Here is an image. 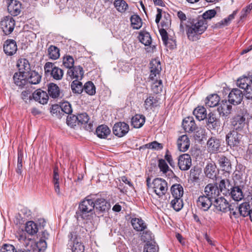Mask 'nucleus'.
I'll use <instances>...</instances> for the list:
<instances>
[{
  "mask_svg": "<svg viewBox=\"0 0 252 252\" xmlns=\"http://www.w3.org/2000/svg\"><path fill=\"white\" fill-rule=\"evenodd\" d=\"M0 252H18L12 245L9 244H3L0 249Z\"/></svg>",
  "mask_w": 252,
  "mask_h": 252,
  "instance_id": "nucleus-56",
  "label": "nucleus"
},
{
  "mask_svg": "<svg viewBox=\"0 0 252 252\" xmlns=\"http://www.w3.org/2000/svg\"><path fill=\"white\" fill-rule=\"evenodd\" d=\"M158 250V248L155 242L147 243L144 247V252H156Z\"/></svg>",
  "mask_w": 252,
  "mask_h": 252,
  "instance_id": "nucleus-54",
  "label": "nucleus"
},
{
  "mask_svg": "<svg viewBox=\"0 0 252 252\" xmlns=\"http://www.w3.org/2000/svg\"><path fill=\"white\" fill-rule=\"evenodd\" d=\"M94 202V207L98 213H103L107 212L110 208V204L104 196L96 195L93 198Z\"/></svg>",
  "mask_w": 252,
  "mask_h": 252,
  "instance_id": "nucleus-4",
  "label": "nucleus"
},
{
  "mask_svg": "<svg viewBox=\"0 0 252 252\" xmlns=\"http://www.w3.org/2000/svg\"><path fill=\"white\" fill-rule=\"evenodd\" d=\"M207 119V125L210 127V125L214 128L220 126L219 120L217 118L216 115L213 113H209Z\"/></svg>",
  "mask_w": 252,
  "mask_h": 252,
  "instance_id": "nucleus-40",
  "label": "nucleus"
},
{
  "mask_svg": "<svg viewBox=\"0 0 252 252\" xmlns=\"http://www.w3.org/2000/svg\"><path fill=\"white\" fill-rule=\"evenodd\" d=\"M220 101V97L217 94H212L208 96L205 99V105L209 107L217 106Z\"/></svg>",
  "mask_w": 252,
  "mask_h": 252,
  "instance_id": "nucleus-28",
  "label": "nucleus"
},
{
  "mask_svg": "<svg viewBox=\"0 0 252 252\" xmlns=\"http://www.w3.org/2000/svg\"><path fill=\"white\" fill-rule=\"evenodd\" d=\"M212 204V199L206 195L200 196L197 200V205L202 210L207 211Z\"/></svg>",
  "mask_w": 252,
  "mask_h": 252,
  "instance_id": "nucleus-16",
  "label": "nucleus"
},
{
  "mask_svg": "<svg viewBox=\"0 0 252 252\" xmlns=\"http://www.w3.org/2000/svg\"><path fill=\"white\" fill-rule=\"evenodd\" d=\"M41 76L37 72L32 71L30 73L29 82L32 84H37L41 81Z\"/></svg>",
  "mask_w": 252,
  "mask_h": 252,
  "instance_id": "nucleus-46",
  "label": "nucleus"
},
{
  "mask_svg": "<svg viewBox=\"0 0 252 252\" xmlns=\"http://www.w3.org/2000/svg\"><path fill=\"white\" fill-rule=\"evenodd\" d=\"M114 4L117 10L121 12H124L128 8V4L124 0H115Z\"/></svg>",
  "mask_w": 252,
  "mask_h": 252,
  "instance_id": "nucleus-43",
  "label": "nucleus"
},
{
  "mask_svg": "<svg viewBox=\"0 0 252 252\" xmlns=\"http://www.w3.org/2000/svg\"><path fill=\"white\" fill-rule=\"evenodd\" d=\"M251 81L252 78L245 76L239 78L237 80L236 84L238 87L245 91L247 88L252 85Z\"/></svg>",
  "mask_w": 252,
  "mask_h": 252,
  "instance_id": "nucleus-34",
  "label": "nucleus"
},
{
  "mask_svg": "<svg viewBox=\"0 0 252 252\" xmlns=\"http://www.w3.org/2000/svg\"><path fill=\"white\" fill-rule=\"evenodd\" d=\"M191 165V159L189 154H183L179 157L178 166L181 170H188Z\"/></svg>",
  "mask_w": 252,
  "mask_h": 252,
  "instance_id": "nucleus-10",
  "label": "nucleus"
},
{
  "mask_svg": "<svg viewBox=\"0 0 252 252\" xmlns=\"http://www.w3.org/2000/svg\"><path fill=\"white\" fill-rule=\"evenodd\" d=\"M94 206L93 198L90 199L87 197L79 204L76 215L78 218L80 217L83 220H88L90 216L89 214L94 211Z\"/></svg>",
  "mask_w": 252,
  "mask_h": 252,
  "instance_id": "nucleus-2",
  "label": "nucleus"
},
{
  "mask_svg": "<svg viewBox=\"0 0 252 252\" xmlns=\"http://www.w3.org/2000/svg\"><path fill=\"white\" fill-rule=\"evenodd\" d=\"M145 122L144 116L140 114H136L133 116L131 121V125L134 128H138L142 127Z\"/></svg>",
  "mask_w": 252,
  "mask_h": 252,
  "instance_id": "nucleus-25",
  "label": "nucleus"
},
{
  "mask_svg": "<svg viewBox=\"0 0 252 252\" xmlns=\"http://www.w3.org/2000/svg\"><path fill=\"white\" fill-rule=\"evenodd\" d=\"M63 71L59 68V67L56 66L55 68L52 71L51 76L57 80H61L63 77Z\"/></svg>",
  "mask_w": 252,
  "mask_h": 252,
  "instance_id": "nucleus-53",
  "label": "nucleus"
},
{
  "mask_svg": "<svg viewBox=\"0 0 252 252\" xmlns=\"http://www.w3.org/2000/svg\"><path fill=\"white\" fill-rule=\"evenodd\" d=\"M244 95L246 98L252 100V85L245 90Z\"/></svg>",
  "mask_w": 252,
  "mask_h": 252,
  "instance_id": "nucleus-64",
  "label": "nucleus"
},
{
  "mask_svg": "<svg viewBox=\"0 0 252 252\" xmlns=\"http://www.w3.org/2000/svg\"><path fill=\"white\" fill-rule=\"evenodd\" d=\"M129 126L124 122L115 124L113 127V133L119 137L126 135L129 131Z\"/></svg>",
  "mask_w": 252,
  "mask_h": 252,
  "instance_id": "nucleus-7",
  "label": "nucleus"
},
{
  "mask_svg": "<svg viewBox=\"0 0 252 252\" xmlns=\"http://www.w3.org/2000/svg\"><path fill=\"white\" fill-rule=\"evenodd\" d=\"M15 27V21L10 16L4 17L0 22V27L5 35L10 34Z\"/></svg>",
  "mask_w": 252,
  "mask_h": 252,
  "instance_id": "nucleus-5",
  "label": "nucleus"
},
{
  "mask_svg": "<svg viewBox=\"0 0 252 252\" xmlns=\"http://www.w3.org/2000/svg\"><path fill=\"white\" fill-rule=\"evenodd\" d=\"M131 24L134 29H140L142 25L141 18L137 15H133L130 18Z\"/></svg>",
  "mask_w": 252,
  "mask_h": 252,
  "instance_id": "nucleus-47",
  "label": "nucleus"
},
{
  "mask_svg": "<svg viewBox=\"0 0 252 252\" xmlns=\"http://www.w3.org/2000/svg\"><path fill=\"white\" fill-rule=\"evenodd\" d=\"M48 55L50 59H58L60 55L59 49L55 46L51 45L48 49Z\"/></svg>",
  "mask_w": 252,
  "mask_h": 252,
  "instance_id": "nucleus-39",
  "label": "nucleus"
},
{
  "mask_svg": "<svg viewBox=\"0 0 252 252\" xmlns=\"http://www.w3.org/2000/svg\"><path fill=\"white\" fill-rule=\"evenodd\" d=\"M162 148V144L156 141L146 144L140 147V149H149L157 151L161 150Z\"/></svg>",
  "mask_w": 252,
  "mask_h": 252,
  "instance_id": "nucleus-44",
  "label": "nucleus"
},
{
  "mask_svg": "<svg viewBox=\"0 0 252 252\" xmlns=\"http://www.w3.org/2000/svg\"><path fill=\"white\" fill-rule=\"evenodd\" d=\"M140 41L145 46H149L151 44L152 38L148 32H141L139 35Z\"/></svg>",
  "mask_w": 252,
  "mask_h": 252,
  "instance_id": "nucleus-45",
  "label": "nucleus"
},
{
  "mask_svg": "<svg viewBox=\"0 0 252 252\" xmlns=\"http://www.w3.org/2000/svg\"><path fill=\"white\" fill-rule=\"evenodd\" d=\"M131 222L133 228L138 231H143L147 227L146 223L141 219L133 218Z\"/></svg>",
  "mask_w": 252,
  "mask_h": 252,
  "instance_id": "nucleus-27",
  "label": "nucleus"
},
{
  "mask_svg": "<svg viewBox=\"0 0 252 252\" xmlns=\"http://www.w3.org/2000/svg\"><path fill=\"white\" fill-rule=\"evenodd\" d=\"M56 66H55L54 63L51 62H47L44 66L45 73L46 75H51L52 71H53V69L54 68H55Z\"/></svg>",
  "mask_w": 252,
  "mask_h": 252,
  "instance_id": "nucleus-59",
  "label": "nucleus"
},
{
  "mask_svg": "<svg viewBox=\"0 0 252 252\" xmlns=\"http://www.w3.org/2000/svg\"><path fill=\"white\" fill-rule=\"evenodd\" d=\"M193 115L200 121L207 118V111L204 107L198 106L194 110Z\"/></svg>",
  "mask_w": 252,
  "mask_h": 252,
  "instance_id": "nucleus-32",
  "label": "nucleus"
},
{
  "mask_svg": "<svg viewBox=\"0 0 252 252\" xmlns=\"http://www.w3.org/2000/svg\"><path fill=\"white\" fill-rule=\"evenodd\" d=\"M171 205L175 211H180L183 206L182 199L181 198H174L171 201Z\"/></svg>",
  "mask_w": 252,
  "mask_h": 252,
  "instance_id": "nucleus-51",
  "label": "nucleus"
},
{
  "mask_svg": "<svg viewBox=\"0 0 252 252\" xmlns=\"http://www.w3.org/2000/svg\"><path fill=\"white\" fill-rule=\"evenodd\" d=\"M243 94L238 89H233L228 95V101L233 105L240 104L243 98Z\"/></svg>",
  "mask_w": 252,
  "mask_h": 252,
  "instance_id": "nucleus-8",
  "label": "nucleus"
},
{
  "mask_svg": "<svg viewBox=\"0 0 252 252\" xmlns=\"http://www.w3.org/2000/svg\"><path fill=\"white\" fill-rule=\"evenodd\" d=\"M182 126L184 129L187 132H192L197 128V126L192 117L186 118L183 121Z\"/></svg>",
  "mask_w": 252,
  "mask_h": 252,
  "instance_id": "nucleus-15",
  "label": "nucleus"
},
{
  "mask_svg": "<svg viewBox=\"0 0 252 252\" xmlns=\"http://www.w3.org/2000/svg\"><path fill=\"white\" fill-rule=\"evenodd\" d=\"M33 99L39 103L44 104L48 102L49 96L47 93L40 89L37 90L33 94Z\"/></svg>",
  "mask_w": 252,
  "mask_h": 252,
  "instance_id": "nucleus-21",
  "label": "nucleus"
},
{
  "mask_svg": "<svg viewBox=\"0 0 252 252\" xmlns=\"http://www.w3.org/2000/svg\"><path fill=\"white\" fill-rule=\"evenodd\" d=\"M250 204L248 202L242 203L239 207V211L241 215L243 217H246L249 215L251 210L250 209Z\"/></svg>",
  "mask_w": 252,
  "mask_h": 252,
  "instance_id": "nucleus-50",
  "label": "nucleus"
},
{
  "mask_svg": "<svg viewBox=\"0 0 252 252\" xmlns=\"http://www.w3.org/2000/svg\"><path fill=\"white\" fill-rule=\"evenodd\" d=\"M218 172V170L217 169L215 164L213 163L207 164L204 169L206 176L210 179H215Z\"/></svg>",
  "mask_w": 252,
  "mask_h": 252,
  "instance_id": "nucleus-22",
  "label": "nucleus"
},
{
  "mask_svg": "<svg viewBox=\"0 0 252 252\" xmlns=\"http://www.w3.org/2000/svg\"><path fill=\"white\" fill-rule=\"evenodd\" d=\"M79 80H74L71 84V88L73 93L80 94L84 90L82 83L79 81Z\"/></svg>",
  "mask_w": 252,
  "mask_h": 252,
  "instance_id": "nucleus-42",
  "label": "nucleus"
},
{
  "mask_svg": "<svg viewBox=\"0 0 252 252\" xmlns=\"http://www.w3.org/2000/svg\"><path fill=\"white\" fill-rule=\"evenodd\" d=\"M69 237L70 238L69 245L71 248L72 252H84V246L79 241V240L77 238H75L73 240H72L73 238L72 233H70Z\"/></svg>",
  "mask_w": 252,
  "mask_h": 252,
  "instance_id": "nucleus-20",
  "label": "nucleus"
},
{
  "mask_svg": "<svg viewBox=\"0 0 252 252\" xmlns=\"http://www.w3.org/2000/svg\"><path fill=\"white\" fill-rule=\"evenodd\" d=\"M25 230L29 234L33 235L38 232L37 225L33 221H29L26 223Z\"/></svg>",
  "mask_w": 252,
  "mask_h": 252,
  "instance_id": "nucleus-38",
  "label": "nucleus"
},
{
  "mask_svg": "<svg viewBox=\"0 0 252 252\" xmlns=\"http://www.w3.org/2000/svg\"><path fill=\"white\" fill-rule=\"evenodd\" d=\"M209 151L211 153H216L220 149V143L219 139L211 137L207 141Z\"/></svg>",
  "mask_w": 252,
  "mask_h": 252,
  "instance_id": "nucleus-26",
  "label": "nucleus"
},
{
  "mask_svg": "<svg viewBox=\"0 0 252 252\" xmlns=\"http://www.w3.org/2000/svg\"><path fill=\"white\" fill-rule=\"evenodd\" d=\"M230 194L233 199L237 201L241 200L244 197L242 189L238 187L232 188Z\"/></svg>",
  "mask_w": 252,
  "mask_h": 252,
  "instance_id": "nucleus-37",
  "label": "nucleus"
},
{
  "mask_svg": "<svg viewBox=\"0 0 252 252\" xmlns=\"http://www.w3.org/2000/svg\"><path fill=\"white\" fill-rule=\"evenodd\" d=\"M17 66L19 69V71L23 72V73L27 74L30 69V64L27 60L25 59H19L17 63Z\"/></svg>",
  "mask_w": 252,
  "mask_h": 252,
  "instance_id": "nucleus-33",
  "label": "nucleus"
},
{
  "mask_svg": "<svg viewBox=\"0 0 252 252\" xmlns=\"http://www.w3.org/2000/svg\"><path fill=\"white\" fill-rule=\"evenodd\" d=\"M252 9V3L249 4L245 8H244L241 12L240 19V20H243L245 19L247 15L249 14Z\"/></svg>",
  "mask_w": 252,
  "mask_h": 252,
  "instance_id": "nucleus-60",
  "label": "nucleus"
},
{
  "mask_svg": "<svg viewBox=\"0 0 252 252\" xmlns=\"http://www.w3.org/2000/svg\"><path fill=\"white\" fill-rule=\"evenodd\" d=\"M151 188L156 195L160 197L165 195L168 190L167 183L162 178H157L153 181Z\"/></svg>",
  "mask_w": 252,
  "mask_h": 252,
  "instance_id": "nucleus-3",
  "label": "nucleus"
},
{
  "mask_svg": "<svg viewBox=\"0 0 252 252\" xmlns=\"http://www.w3.org/2000/svg\"><path fill=\"white\" fill-rule=\"evenodd\" d=\"M78 116L76 115H68L66 119V124L71 127H74L78 123Z\"/></svg>",
  "mask_w": 252,
  "mask_h": 252,
  "instance_id": "nucleus-55",
  "label": "nucleus"
},
{
  "mask_svg": "<svg viewBox=\"0 0 252 252\" xmlns=\"http://www.w3.org/2000/svg\"><path fill=\"white\" fill-rule=\"evenodd\" d=\"M214 206L217 211L226 212L230 210L229 205L227 200L223 197L215 199Z\"/></svg>",
  "mask_w": 252,
  "mask_h": 252,
  "instance_id": "nucleus-12",
  "label": "nucleus"
},
{
  "mask_svg": "<svg viewBox=\"0 0 252 252\" xmlns=\"http://www.w3.org/2000/svg\"><path fill=\"white\" fill-rule=\"evenodd\" d=\"M158 99L153 95H150L145 100L144 106L146 110L152 109V108L157 105Z\"/></svg>",
  "mask_w": 252,
  "mask_h": 252,
  "instance_id": "nucleus-41",
  "label": "nucleus"
},
{
  "mask_svg": "<svg viewBox=\"0 0 252 252\" xmlns=\"http://www.w3.org/2000/svg\"><path fill=\"white\" fill-rule=\"evenodd\" d=\"M74 60L73 57L70 55H66L63 58V64L68 69L74 67Z\"/></svg>",
  "mask_w": 252,
  "mask_h": 252,
  "instance_id": "nucleus-52",
  "label": "nucleus"
},
{
  "mask_svg": "<svg viewBox=\"0 0 252 252\" xmlns=\"http://www.w3.org/2000/svg\"><path fill=\"white\" fill-rule=\"evenodd\" d=\"M172 195L174 198H181L183 195V188L180 184H176L171 188Z\"/></svg>",
  "mask_w": 252,
  "mask_h": 252,
  "instance_id": "nucleus-31",
  "label": "nucleus"
},
{
  "mask_svg": "<svg viewBox=\"0 0 252 252\" xmlns=\"http://www.w3.org/2000/svg\"><path fill=\"white\" fill-rule=\"evenodd\" d=\"M216 14L215 9H211L206 11L201 16L193 19L190 24L187 25V34L188 38L191 41L198 40L200 35L207 28L206 20L212 19Z\"/></svg>",
  "mask_w": 252,
  "mask_h": 252,
  "instance_id": "nucleus-1",
  "label": "nucleus"
},
{
  "mask_svg": "<svg viewBox=\"0 0 252 252\" xmlns=\"http://www.w3.org/2000/svg\"><path fill=\"white\" fill-rule=\"evenodd\" d=\"M97 136L101 138H105L110 134V130L109 127L104 125L98 126L96 129Z\"/></svg>",
  "mask_w": 252,
  "mask_h": 252,
  "instance_id": "nucleus-29",
  "label": "nucleus"
},
{
  "mask_svg": "<svg viewBox=\"0 0 252 252\" xmlns=\"http://www.w3.org/2000/svg\"><path fill=\"white\" fill-rule=\"evenodd\" d=\"M83 88L84 91L89 95H93L95 94V87L91 81L86 82Z\"/></svg>",
  "mask_w": 252,
  "mask_h": 252,
  "instance_id": "nucleus-49",
  "label": "nucleus"
},
{
  "mask_svg": "<svg viewBox=\"0 0 252 252\" xmlns=\"http://www.w3.org/2000/svg\"><path fill=\"white\" fill-rule=\"evenodd\" d=\"M231 109L232 106L227 101L223 100L220 103L218 111L220 116L227 117L231 113Z\"/></svg>",
  "mask_w": 252,
  "mask_h": 252,
  "instance_id": "nucleus-24",
  "label": "nucleus"
},
{
  "mask_svg": "<svg viewBox=\"0 0 252 252\" xmlns=\"http://www.w3.org/2000/svg\"><path fill=\"white\" fill-rule=\"evenodd\" d=\"M151 73L149 79L154 80L155 78L159 75L161 71V67L160 62L157 59L152 60L150 63Z\"/></svg>",
  "mask_w": 252,
  "mask_h": 252,
  "instance_id": "nucleus-11",
  "label": "nucleus"
},
{
  "mask_svg": "<svg viewBox=\"0 0 252 252\" xmlns=\"http://www.w3.org/2000/svg\"><path fill=\"white\" fill-rule=\"evenodd\" d=\"M78 116V123L80 124L81 125H87L85 126V128L88 130H91L92 129L93 125L91 123H89L88 124V122L89 121V116L86 113H82L80 114Z\"/></svg>",
  "mask_w": 252,
  "mask_h": 252,
  "instance_id": "nucleus-30",
  "label": "nucleus"
},
{
  "mask_svg": "<svg viewBox=\"0 0 252 252\" xmlns=\"http://www.w3.org/2000/svg\"><path fill=\"white\" fill-rule=\"evenodd\" d=\"M141 239L144 242L150 243L153 239L152 232L150 231H144L141 235Z\"/></svg>",
  "mask_w": 252,
  "mask_h": 252,
  "instance_id": "nucleus-57",
  "label": "nucleus"
},
{
  "mask_svg": "<svg viewBox=\"0 0 252 252\" xmlns=\"http://www.w3.org/2000/svg\"><path fill=\"white\" fill-rule=\"evenodd\" d=\"M158 77H156L155 78L154 80H152L154 81L152 85V90L154 93L156 94H158L162 91V81L161 80H158Z\"/></svg>",
  "mask_w": 252,
  "mask_h": 252,
  "instance_id": "nucleus-48",
  "label": "nucleus"
},
{
  "mask_svg": "<svg viewBox=\"0 0 252 252\" xmlns=\"http://www.w3.org/2000/svg\"><path fill=\"white\" fill-rule=\"evenodd\" d=\"M60 107L62 110L66 114H69L72 112L71 104L68 102L65 101L63 102Z\"/></svg>",
  "mask_w": 252,
  "mask_h": 252,
  "instance_id": "nucleus-58",
  "label": "nucleus"
},
{
  "mask_svg": "<svg viewBox=\"0 0 252 252\" xmlns=\"http://www.w3.org/2000/svg\"><path fill=\"white\" fill-rule=\"evenodd\" d=\"M48 92L49 95L52 98H57L60 96V90L59 87L55 84L50 83L48 87Z\"/></svg>",
  "mask_w": 252,
  "mask_h": 252,
  "instance_id": "nucleus-35",
  "label": "nucleus"
},
{
  "mask_svg": "<svg viewBox=\"0 0 252 252\" xmlns=\"http://www.w3.org/2000/svg\"><path fill=\"white\" fill-rule=\"evenodd\" d=\"M160 34L161 36L162 40L165 45L167 44L168 39V34L165 30L162 29L159 31Z\"/></svg>",
  "mask_w": 252,
  "mask_h": 252,
  "instance_id": "nucleus-63",
  "label": "nucleus"
},
{
  "mask_svg": "<svg viewBox=\"0 0 252 252\" xmlns=\"http://www.w3.org/2000/svg\"><path fill=\"white\" fill-rule=\"evenodd\" d=\"M245 120L246 119L244 116L238 115L234 117L231 121L233 130H236L239 132L242 130L245 126Z\"/></svg>",
  "mask_w": 252,
  "mask_h": 252,
  "instance_id": "nucleus-19",
  "label": "nucleus"
},
{
  "mask_svg": "<svg viewBox=\"0 0 252 252\" xmlns=\"http://www.w3.org/2000/svg\"><path fill=\"white\" fill-rule=\"evenodd\" d=\"M242 135L236 130L230 131L226 136L227 144L231 147L238 146L240 143Z\"/></svg>",
  "mask_w": 252,
  "mask_h": 252,
  "instance_id": "nucleus-6",
  "label": "nucleus"
},
{
  "mask_svg": "<svg viewBox=\"0 0 252 252\" xmlns=\"http://www.w3.org/2000/svg\"><path fill=\"white\" fill-rule=\"evenodd\" d=\"M158 166L160 170L164 173H166L169 170V167L164 159H160L158 160Z\"/></svg>",
  "mask_w": 252,
  "mask_h": 252,
  "instance_id": "nucleus-61",
  "label": "nucleus"
},
{
  "mask_svg": "<svg viewBox=\"0 0 252 252\" xmlns=\"http://www.w3.org/2000/svg\"><path fill=\"white\" fill-rule=\"evenodd\" d=\"M34 244L38 251H44L47 247L46 241L43 239H40L39 241Z\"/></svg>",
  "mask_w": 252,
  "mask_h": 252,
  "instance_id": "nucleus-62",
  "label": "nucleus"
},
{
  "mask_svg": "<svg viewBox=\"0 0 252 252\" xmlns=\"http://www.w3.org/2000/svg\"><path fill=\"white\" fill-rule=\"evenodd\" d=\"M27 74L23 72H17L14 73L13 79L15 84L19 87L24 86L27 82Z\"/></svg>",
  "mask_w": 252,
  "mask_h": 252,
  "instance_id": "nucleus-23",
  "label": "nucleus"
},
{
  "mask_svg": "<svg viewBox=\"0 0 252 252\" xmlns=\"http://www.w3.org/2000/svg\"><path fill=\"white\" fill-rule=\"evenodd\" d=\"M67 75L71 79L81 80L84 75L83 69L80 65L75 66L68 70Z\"/></svg>",
  "mask_w": 252,
  "mask_h": 252,
  "instance_id": "nucleus-13",
  "label": "nucleus"
},
{
  "mask_svg": "<svg viewBox=\"0 0 252 252\" xmlns=\"http://www.w3.org/2000/svg\"><path fill=\"white\" fill-rule=\"evenodd\" d=\"M204 191L206 195L212 200L216 199L220 194V190L218 187L211 184L206 186Z\"/></svg>",
  "mask_w": 252,
  "mask_h": 252,
  "instance_id": "nucleus-18",
  "label": "nucleus"
},
{
  "mask_svg": "<svg viewBox=\"0 0 252 252\" xmlns=\"http://www.w3.org/2000/svg\"><path fill=\"white\" fill-rule=\"evenodd\" d=\"M178 150L181 152H186L190 146V140L187 135H183L179 137L177 141Z\"/></svg>",
  "mask_w": 252,
  "mask_h": 252,
  "instance_id": "nucleus-14",
  "label": "nucleus"
},
{
  "mask_svg": "<svg viewBox=\"0 0 252 252\" xmlns=\"http://www.w3.org/2000/svg\"><path fill=\"white\" fill-rule=\"evenodd\" d=\"M7 4L9 13L13 16H17L21 12V4L16 0H5Z\"/></svg>",
  "mask_w": 252,
  "mask_h": 252,
  "instance_id": "nucleus-9",
  "label": "nucleus"
},
{
  "mask_svg": "<svg viewBox=\"0 0 252 252\" xmlns=\"http://www.w3.org/2000/svg\"><path fill=\"white\" fill-rule=\"evenodd\" d=\"M3 50L5 53L9 56L14 55L17 50L16 42L12 39L6 40L3 45Z\"/></svg>",
  "mask_w": 252,
  "mask_h": 252,
  "instance_id": "nucleus-17",
  "label": "nucleus"
},
{
  "mask_svg": "<svg viewBox=\"0 0 252 252\" xmlns=\"http://www.w3.org/2000/svg\"><path fill=\"white\" fill-rule=\"evenodd\" d=\"M219 164L222 170L229 172L231 170V163L229 160L224 156H221L219 159Z\"/></svg>",
  "mask_w": 252,
  "mask_h": 252,
  "instance_id": "nucleus-36",
  "label": "nucleus"
}]
</instances>
